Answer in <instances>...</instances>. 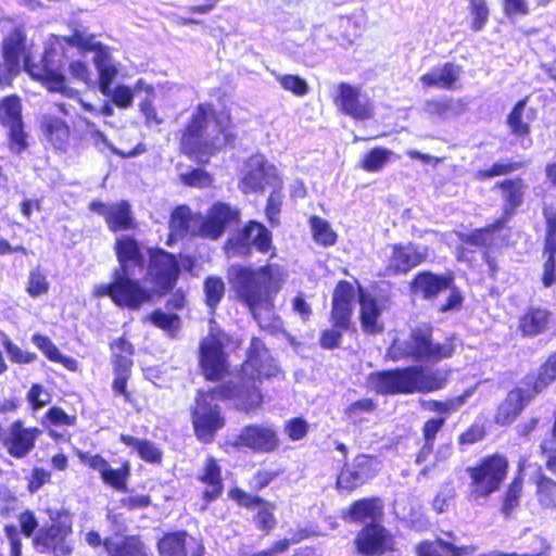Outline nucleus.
<instances>
[{
	"label": "nucleus",
	"mask_w": 556,
	"mask_h": 556,
	"mask_svg": "<svg viewBox=\"0 0 556 556\" xmlns=\"http://www.w3.org/2000/svg\"><path fill=\"white\" fill-rule=\"evenodd\" d=\"M35 80L41 83L49 91L61 92L66 96L72 94V90L66 88V79L62 73H59L48 66L28 68L27 72Z\"/></svg>",
	"instance_id": "4c0bfd02"
},
{
	"label": "nucleus",
	"mask_w": 556,
	"mask_h": 556,
	"mask_svg": "<svg viewBox=\"0 0 556 556\" xmlns=\"http://www.w3.org/2000/svg\"><path fill=\"white\" fill-rule=\"evenodd\" d=\"M39 129L53 149L66 151L71 139V128L63 118L45 114L41 117Z\"/></svg>",
	"instance_id": "473e14b6"
},
{
	"label": "nucleus",
	"mask_w": 556,
	"mask_h": 556,
	"mask_svg": "<svg viewBox=\"0 0 556 556\" xmlns=\"http://www.w3.org/2000/svg\"><path fill=\"white\" fill-rule=\"evenodd\" d=\"M552 321V312L541 306L530 305L518 317L517 330L526 338L544 333Z\"/></svg>",
	"instance_id": "2f4dec72"
},
{
	"label": "nucleus",
	"mask_w": 556,
	"mask_h": 556,
	"mask_svg": "<svg viewBox=\"0 0 556 556\" xmlns=\"http://www.w3.org/2000/svg\"><path fill=\"white\" fill-rule=\"evenodd\" d=\"M486 428L483 424L472 422L457 437L459 446H469L482 441L486 437Z\"/></svg>",
	"instance_id": "0e129e2a"
},
{
	"label": "nucleus",
	"mask_w": 556,
	"mask_h": 556,
	"mask_svg": "<svg viewBox=\"0 0 556 556\" xmlns=\"http://www.w3.org/2000/svg\"><path fill=\"white\" fill-rule=\"evenodd\" d=\"M195 480L202 485L201 501L205 506L222 497L225 491V479L219 460L208 455L195 476Z\"/></svg>",
	"instance_id": "cd10ccee"
},
{
	"label": "nucleus",
	"mask_w": 556,
	"mask_h": 556,
	"mask_svg": "<svg viewBox=\"0 0 556 556\" xmlns=\"http://www.w3.org/2000/svg\"><path fill=\"white\" fill-rule=\"evenodd\" d=\"M205 304L214 311L225 295V282L219 276H207L203 282Z\"/></svg>",
	"instance_id": "864d4df0"
},
{
	"label": "nucleus",
	"mask_w": 556,
	"mask_h": 556,
	"mask_svg": "<svg viewBox=\"0 0 556 556\" xmlns=\"http://www.w3.org/2000/svg\"><path fill=\"white\" fill-rule=\"evenodd\" d=\"M93 213L101 215L108 229L113 232H127L138 229V222L135 217L132 206L127 200L106 204L100 200H93L88 205Z\"/></svg>",
	"instance_id": "5701e85b"
},
{
	"label": "nucleus",
	"mask_w": 556,
	"mask_h": 556,
	"mask_svg": "<svg viewBox=\"0 0 556 556\" xmlns=\"http://www.w3.org/2000/svg\"><path fill=\"white\" fill-rule=\"evenodd\" d=\"M51 399V394L41 383H33L26 393V400L34 412L47 406Z\"/></svg>",
	"instance_id": "680f3d73"
},
{
	"label": "nucleus",
	"mask_w": 556,
	"mask_h": 556,
	"mask_svg": "<svg viewBox=\"0 0 556 556\" xmlns=\"http://www.w3.org/2000/svg\"><path fill=\"white\" fill-rule=\"evenodd\" d=\"M522 489L523 477L521 475H516L507 485V489L502 497L501 511L505 516H509L511 511L519 506Z\"/></svg>",
	"instance_id": "3c124183"
},
{
	"label": "nucleus",
	"mask_w": 556,
	"mask_h": 556,
	"mask_svg": "<svg viewBox=\"0 0 556 556\" xmlns=\"http://www.w3.org/2000/svg\"><path fill=\"white\" fill-rule=\"evenodd\" d=\"M367 380L370 389L380 395L427 394L446 387L448 371L409 365L372 371Z\"/></svg>",
	"instance_id": "1a4fd4ad"
},
{
	"label": "nucleus",
	"mask_w": 556,
	"mask_h": 556,
	"mask_svg": "<svg viewBox=\"0 0 556 556\" xmlns=\"http://www.w3.org/2000/svg\"><path fill=\"white\" fill-rule=\"evenodd\" d=\"M476 388L470 387L462 394L446 399L444 401L430 400L424 404V407L440 416L428 418L421 426L422 445L415 454V463H425L433 453L434 444L439 432L443 429L447 417L456 413L473 395Z\"/></svg>",
	"instance_id": "4468645a"
},
{
	"label": "nucleus",
	"mask_w": 556,
	"mask_h": 556,
	"mask_svg": "<svg viewBox=\"0 0 556 556\" xmlns=\"http://www.w3.org/2000/svg\"><path fill=\"white\" fill-rule=\"evenodd\" d=\"M52 473L42 467H34L27 478L26 489L29 493L38 492L45 484L51 482Z\"/></svg>",
	"instance_id": "774afa93"
},
{
	"label": "nucleus",
	"mask_w": 556,
	"mask_h": 556,
	"mask_svg": "<svg viewBox=\"0 0 556 556\" xmlns=\"http://www.w3.org/2000/svg\"><path fill=\"white\" fill-rule=\"evenodd\" d=\"M528 97L517 101L509 111L506 123L509 128L510 135L517 138L528 137L531 132V126L523 118V112L527 106Z\"/></svg>",
	"instance_id": "a19ab883"
},
{
	"label": "nucleus",
	"mask_w": 556,
	"mask_h": 556,
	"mask_svg": "<svg viewBox=\"0 0 556 556\" xmlns=\"http://www.w3.org/2000/svg\"><path fill=\"white\" fill-rule=\"evenodd\" d=\"M281 88L296 97H304L309 91V86L305 79L295 74H285L277 78Z\"/></svg>",
	"instance_id": "052dcab7"
},
{
	"label": "nucleus",
	"mask_w": 556,
	"mask_h": 556,
	"mask_svg": "<svg viewBox=\"0 0 556 556\" xmlns=\"http://www.w3.org/2000/svg\"><path fill=\"white\" fill-rule=\"evenodd\" d=\"M556 380V350L540 365L536 372L527 374L521 386L511 389L495 413V422L511 424L525 407Z\"/></svg>",
	"instance_id": "9b49d317"
},
{
	"label": "nucleus",
	"mask_w": 556,
	"mask_h": 556,
	"mask_svg": "<svg viewBox=\"0 0 556 556\" xmlns=\"http://www.w3.org/2000/svg\"><path fill=\"white\" fill-rule=\"evenodd\" d=\"M359 556H382L395 549L394 535L380 522H366L353 540Z\"/></svg>",
	"instance_id": "412c9836"
},
{
	"label": "nucleus",
	"mask_w": 556,
	"mask_h": 556,
	"mask_svg": "<svg viewBox=\"0 0 556 556\" xmlns=\"http://www.w3.org/2000/svg\"><path fill=\"white\" fill-rule=\"evenodd\" d=\"M451 276L452 273L440 275L430 270H421L412 278L409 290L424 300H433L443 290H446V287H450Z\"/></svg>",
	"instance_id": "7c9ffc66"
},
{
	"label": "nucleus",
	"mask_w": 556,
	"mask_h": 556,
	"mask_svg": "<svg viewBox=\"0 0 556 556\" xmlns=\"http://www.w3.org/2000/svg\"><path fill=\"white\" fill-rule=\"evenodd\" d=\"M229 281L238 301L248 307L261 328H266L262 324L260 311H274L276 294L285 281L282 274L275 273L270 264L257 268L237 266Z\"/></svg>",
	"instance_id": "6e6552de"
},
{
	"label": "nucleus",
	"mask_w": 556,
	"mask_h": 556,
	"mask_svg": "<svg viewBox=\"0 0 556 556\" xmlns=\"http://www.w3.org/2000/svg\"><path fill=\"white\" fill-rule=\"evenodd\" d=\"M77 418L75 415H68L63 408L59 406H51L42 416V425L48 429V435L58 441L61 435L54 430L50 429V426H75Z\"/></svg>",
	"instance_id": "49530a36"
},
{
	"label": "nucleus",
	"mask_w": 556,
	"mask_h": 556,
	"mask_svg": "<svg viewBox=\"0 0 556 556\" xmlns=\"http://www.w3.org/2000/svg\"><path fill=\"white\" fill-rule=\"evenodd\" d=\"M31 342L41 351L47 359L53 363L61 364L64 368L70 371L78 370V363L76 359L70 356L63 355L52 340L42 333H34L31 336Z\"/></svg>",
	"instance_id": "e433bc0d"
},
{
	"label": "nucleus",
	"mask_w": 556,
	"mask_h": 556,
	"mask_svg": "<svg viewBox=\"0 0 556 556\" xmlns=\"http://www.w3.org/2000/svg\"><path fill=\"white\" fill-rule=\"evenodd\" d=\"M538 503L543 508H556V480L543 472H538L533 478Z\"/></svg>",
	"instance_id": "ea45409f"
},
{
	"label": "nucleus",
	"mask_w": 556,
	"mask_h": 556,
	"mask_svg": "<svg viewBox=\"0 0 556 556\" xmlns=\"http://www.w3.org/2000/svg\"><path fill=\"white\" fill-rule=\"evenodd\" d=\"M49 523L39 527L34 510L26 508L17 515L20 529L14 523H7L3 532L8 539L10 556H22V539L31 538L33 547L40 554L70 556L73 553L71 536L73 534V516L65 508L47 510Z\"/></svg>",
	"instance_id": "20e7f679"
},
{
	"label": "nucleus",
	"mask_w": 556,
	"mask_h": 556,
	"mask_svg": "<svg viewBox=\"0 0 556 556\" xmlns=\"http://www.w3.org/2000/svg\"><path fill=\"white\" fill-rule=\"evenodd\" d=\"M75 454L81 464L99 472L105 485L121 493L128 491V481L131 475V465L128 460L122 462L118 468H112L101 454H91L81 450H77Z\"/></svg>",
	"instance_id": "4be33fe9"
},
{
	"label": "nucleus",
	"mask_w": 556,
	"mask_h": 556,
	"mask_svg": "<svg viewBox=\"0 0 556 556\" xmlns=\"http://www.w3.org/2000/svg\"><path fill=\"white\" fill-rule=\"evenodd\" d=\"M235 447H245L255 453H273L278 450L280 439L269 426L251 424L242 427L232 443Z\"/></svg>",
	"instance_id": "393cba45"
},
{
	"label": "nucleus",
	"mask_w": 556,
	"mask_h": 556,
	"mask_svg": "<svg viewBox=\"0 0 556 556\" xmlns=\"http://www.w3.org/2000/svg\"><path fill=\"white\" fill-rule=\"evenodd\" d=\"M455 341L454 336L446 337L442 342L435 341L433 326L424 323L410 328L406 339H393L387 349V357L393 362L413 359L437 364L455 355Z\"/></svg>",
	"instance_id": "9d476101"
},
{
	"label": "nucleus",
	"mask_w": 556,
	"mask_h": 556,
	"mask_svg": "<svg viewBox=\"0 0 556 556\" xmlns=\"http://www.w3.org/2000/svg\"><path fill=\"white\" fill-rule=\"evenodd\" d=\"M333 103L339 111L355 121H366L374 116V105L369 99L362 100L359 89L348 83L337 86Z\"/></svg>",
	"instance_id": "bb28decb"
},
{
	"label": "nucleus",
	"mask_w": 556,
	"mask_h": 556,
	"mask_svg": "<svg viewBox=\"0 0 556 556\" xmlns=\"http://www.w3.org/2000/svg\"><path fill=\"white\" fill-rule=\"evenodd\" d=\"M23 122L22 101L17 94L0 99V124L5 127Z\"/></svg>",
	"instance_id": "de8ad7c7"
},
{
	"label": "nucleus",
	"mask_w": 556,
	"mask_h": 556,
	"mask_svg": "<svg viewBox=\"0 0 556 556\" xmlns=\"http://www.w3.org/2000/svg\"><path fill=\"white\" fill-rule=\"evenodd\" d=\"M102 58L93 56V63L98 71L99 88L104 96H110L112 83L117 74L116 67L111 62L110 49L101 53Z\"/></svg>",
	"instance_id": "79ce46f5"
},
{
	"label": "nucleus",
	"mask_w": 556,
	"mask_h": 556,
	"mask_svg": "<svg viewBox=\"0 0 556 556\" xmlns=\"http://www.w3.org/2000/svg\"><path fill=\"white\" fill-rule=\"evenodd\" d=\"M42 430L36 426L27 427L22 419L13 420L4 432L2 446L14 459L26 458L36 447Z\"/></svg>",
	"instance_id": "b1692460"
},
{
	"label": "nucleus",
	"mask_w": 556,
	"mask_h": 556,
	"mask_svg": "<svg viewBox=\"0 0 556 556\" xmlns=\"http://www.w3.org/2000/svg\"><path fill=\"white\" fill-rule=\"evenodd\" d=\"M526 165L522 161H496L488 168H481L475 172L473 178L477 181H486L491 178L498 176H508L521 168Z\"/></svg>",
	"instance_id": "a18cd8bd"
},
{
	"label": "nucleus",
	"mask_w": 556,
	"mask_h": 556,
	"mask_svg": "<svg viewBox=\"0 0 556 556\" xmlns=\"http://www.w3.org/2000/svg\"><path fill=\"white\" fill-rule=\"evenodd\" d=\"M428 248L414 242L393 243L390 255L383 267V277H401L408 275L428 260Z\"/></svg>",
	"instance_id": "aec40b11"
},
{
	"label": "nucleus",
	"mask_w": 556,
	"mask_h": 556,
	"mask_svg": "<svg viewBox=\"0 0 556 556\" xmlns=\"http://www.w3.org/2000/svg\"><path fill=\"white\" fill-rule=\"evenodd\" d=\"M543 253L546 258L543 264L541 281L544 288H549L555 281L556 271V238L545 237Z\"/></svg>",
	"instance_id": "8fccbe9b"
},
{
	"label": "nucleus",
	"mask_w": 556,
	"mask_h": 556,
	"mask_svg": "<svg viewBox=\"0 0 556 556\" xmlns=\"http://www.w3.org/2000/svg\"><path fill=\"white\" fill-rule=\"evenodd\" d=\"M494 187L502 193L504 202L502 215L493 219L492 223L475 228L469 232H456V237L459 241V245L456 248V260L463 263H470L473 260L475 251L469 249V247L479 249L482 260L488 266L489 275L493 278L498 273V265L491 252L501 248L498 243L500 239L505 240L504 237L500 236V232L506 227V223L523 203L526 184L521 177H514L500 180Z\"/></svg>",
	"instance_id": "39448f33"
},
{
	"label": "nucleus",
	"mask_w": 556,
	"mask_h": 556,
	"mask_svg": "<svg viewBox=\"0 0 556 556\" xmlns=\"http://www.w3.org/2000/svg\"><path fill=\"white\" fill-rule=\"evenodd\" d=\"M50 290V282L45 270L40 266L31 268L25 283L26 293L33 298L46 295Z\"/></svg>",
	"instance_id": "603ef678"
},
{
	"label": "nucleus",
	"mask_w": 556,
	"mask_h": 556,
	"mask_svg": "<svg viewBox=\"0 0 556 556\" xmlns=\"http://www.w3.org/2000/svg\"><path fill=\"white\" fill-rule=\"evenodd\" d=\"M380 471V462L376 455L357 453L345 458L338 470L334 488L340 494H351L375 479Z\"/></svg>",
	"instance_id": "f3484780"
},
{
	"label": "nucleus",
	"mask_w": 556,
	"mask_h": 556,
	"mask_svg": "<svg viewBox=\"0 0 556 556\" xmlns=\"http://www.w3.org/2000/svg\"><path fill=\"white\" fill-rule=\"evenodd\" d=\"M3 346L9 356V359L13 364L27 365L34 363L38 358L35 352L23 351L17 344L9 339L3 341Z\"/></svg>",
	"instance_id": "e2e57ef3"
},
{
	"label": "nucleus",
	"mask_w": 556,
	"mask_h": 556,
	"mask_svg": "<svg viewBox=\"0 0 556 556\" xmlns=\"http://www.w3.org/2000/svg\"><path fill=\"white\" fill-rule=\"evenodd\" d=\"M473 549L472 546L456 545L441 538L420 541L415 547L417 556H464L469 555Z\"/></svg>",
	"instance_id": "72a5a7b5"
},
{
	"label": "nucleus",
	"mask_w": 556,
	"mask_h": 556,
	"mask_svg": "<svg viewBox=\"0 0 556 556\" xmlns=\"http://www.w3.org/2000/svg\"><path fill=\"white\" fill-rule=\"evenodd\" d=\"M239 222L240 211L226 202H214L205 215L193 213L188 205L180 204L175 206L169 215L166 244L172 247L186 238L216 241L231 224Z\"/></svg>",
	"instance_id": "423d86ee"
},
{
	"label": "nucleus",
	"mask_w": 556,
	"mask_h": 556,
	"mask_svg": "<svg viewBox=\"0 0 556 556\" xmlns=\"http://www.w3.org/2000/svg\"><path fill=\"white\" fill-rule=\"evenodd\" d=\"M283 429L291 441H300L307 435L309 425L302 417H292L286 421Z\"/></svg>",
	"instance_id": "338daca9"
},
{
	"label": "nucleus",
	"mask_w": 556,
	"mask_h": 556,
	"mask_svg": "<svg viewBox=\"0 0 556 556\" xmlns=\"http://www.w3.org/2000/svg\"><path fill=\"white\" fill-rule=\"evenodd\" d=\"M189 534L186 530L166 531L156 542L160 556H188L187 541Z\"/></svg>",
	"instance_id": "c9c22d12"
},
{
	"label": "nucleus",
	"mask_w": 556,
	"mask_h": 556,
	"mask_svg": "<svg viewBox=\"0 0 556 556\" xmlns=\"http://www.w3.org/2000/svg\"><path fill=\"white\" fill-rule=\"evenodd\" d=\"M266 165L265 162L249 168L239 181V188L244 194L261 192L265 188Z\"/></svg>",
	"instance_id": "37998d69"
},
{
	"label": "nucleus",
	"mask_w": 556,
	"mask_h": 556,
	"mask_svg": "<svg viewBox=\"0 0 556 556\" xmlns=\"http://www.w3.org/2000/svg\"><path fill=\"white\" fill-rule=\"evenodd\" d=\"M463 68L453 62H445L433 67L420 76L421 85L425 88H439L443 90H457L460 88V75Z\"/></svg>",
	"instance_id": "c756f323"
},
{
	"label": "nucleus",
	"mask_w": 556,
	"mask_h": 556,
	"mask_svg": "<svg viewBox=\"0 0 556 556\" xmlns=\"http://www.w3.org/2000/svg\"><path fill=\"white\" fill-rule=\"evenodd\" d=\"M391 156V150L384 147H374L359 160L358 167L367 173H378L390 162Z\"/></svg>",
	"instance_id": "c03bdc74"
},
{
	"label": "nucleus",
	"mask_w": 556,
	"mask_h": 556,
	"mask_svg": "<svg viewBox=\"0 0 556 556\" xmlns=\"http://www.w3.org/2000/svg\"><path fill=\"white\" fill-rule=\"evenodd\" d=\"M276 178L278 180V188L277 190L273 191L267 198L264 211L267 222L269 223L270 226L279 225V214L281 212L282 206V181L279 177L276 176Z\"/></svg>",
	"instance_id": "13d9d810"
},
{
	"label": "nucleus",
	"mask_w": 556,
	"mask_h": 556,
	"mask_svg": "<svg viewBox=\"0 0 556 556\" xmlns=\"http://www.w3.org/2000/svg\"><path fill=\"white\" fill-rule=\"evenodd\" d=\"M468 10L471 15L470 28L473 31L482 30L490 16L486 0H467Z\"/></svg>",
	"instance_id": "6e6d98bb"
},
{
	"label": "nucleus",
	"mask_w": 556,
	"mask_h": 556,
	"mask_svg": "<svg viewBox=\"0 0 556 556\" xmlns=\"http://www.w3.org/2000/svg\"><path fill=\"white\" fill-rule=\"evenodd\" d=\"M111 364L113 370L112 391L121 396L126 404L138 408V394L128 388L131 377L135 348L124 336L110 343Z\"/></svg>",
	"instance_id": "dca6fc26"
},
{
	"label": "nucleus",
	"mask_w": 556,
	"mask_h": 556,
	"mask_svg": "<svg viewBox=\"0 0 556 556\" xmlns=\"http://www.w3.org/2000/svg\"><path fill=\"white\" fill-rule=\"evenodd\" d=\"M283 473L282 468L276 469H266L260 468L257 469L251 477L249 485L255 494L267 486H269L278 477Z\"/></svg>",
	"instance_id": "bf43d9fd"
},
{
	"label": "nucleus",
	"mask_w": 556,
	"mask_h": 556,
	"mask_svg": "<svg viewBox=\"0 0 556 556\" xmlns=\"http://www.w3.org/2000/svg\"><path fill=\"white\" fill-rule=\"evenodd\" d=\"M86 542L93 548L103 545L108 556H150L147 545L138 534L124 535L117 542L111 536L102 539L99 532L90 530L86 533Z\"/></svg>",
	"instance_id": "a878e982"
},
{
	"label": "nucleus",
	"mask_w": 556,
	"mask_h": 556,
	"mask_svg": "<svg viewBox=\"0 0 556 556\" xmlns=\"http://www.w3.org/2000/svg\"><path fill=\"white\" fill-rule=\"evenodd\" d=\"M384 516V505L380 497L369 496L353 501L341 513V518L354 523L380 522Z\"/></svg>",
	"instance_id": "c85d7f7f"
},
{
	"label": "nucleus",
	"mask_w": 556,
	"mask_h": 556,
	"mask_svg": "<svg viewBox=\"0 0 556 556\" xmlns=\"http://www.w3.org/2000/svg\"><path fill=\"white\" fill-rule=\"evenodd\" d=\"M228 497L239 507L256 509L253 515V521L255 528L264 535H269L277 527L278 521L275 515L277 505L275 502H271L258 494L249 493L239 486L230 488L228 490Z\"/></svg>",
	"instance_id": "6ab92c4d"
},
{
	"label": "nucleus",
	"mask_w": 556,
	"mask_h": 556,
	"mask_svg": "<svg viewBox=\"0 0 556 556\" xmlns=\"http://www.w3.org/2000/svg\"><path fill=\"white\" fill-rule=\"evenodd\" d=\"M149 320L159 329L175 336L180 328V318L176 314H167L157 308L149 315Z\"/></svg>",
	"instance_id": "4d7b16f0"
},
{
	"label": "nucleus",
	"mask_w": 556,
	"mask_h": 556,
	"mask_svg": "<svg viewBox=\"0 0 556 556\" xmlns=\"http://www.w3.org/2000/svg\"><path fill=\"white\" fill-rule=\"evenodd\" d=\"M279 374V367L265 343L253 337L244 361L239 365L237 379H224V384L232 386L237 392L239 410L250 413L261 407L264 394L260 388L263 381Z\"/></svg>",
	"instance_id": "0eeeda50"
},
{
	"label": "nucleus",
	"mask_w": 556,
	"mask_h": 556,
	"mask_svg": "<svg viewBox=\"0 0 556 556\" xmlns=\"http://www.w3.org/2000/svg\"><path fill=\"white\" fill-rule=\"evenodd\" d=\"M308 223L311 226L312 237L317 244L325 248L336 244L338 235L326 219L317 215H312Z\"/></svg>",
	"instance_id": "09e8293b"
},
{
	"label": "nucleus",
	"mask_w": 556,
	"mask_h": 556,
	"mask_svg": "<svg viewBox=\"0 0 556 556\" xmlns=\"http://www.w3.org/2000/svg\"><path fill=\"white\" fill-rule=\"evenodd\" d=\"M114 253L118 265L111 280L94 286L92 294L108 296L122 309L138 311L153 293L163 296L178 282L181 268L177 255L163 248H149L147 263L142 243L131 235H121L115 239Z\"/></svg>",
	"instance_id": "f257e3e1"
},
{
	"label": "nucleus",
	"mask_w": 556,
	"mask_h": 556,
	"mask_svg": "<svg viewBox=\"0 0 556 556\" xmlns=\"http://www.w3.org/2000/svg\"><path fill=\"white\" fill-rule=\"evenodd\" d=\"M8 129L7 140L11 152L21 154L28 149V135L25 131L24 122L5 126Z\"/></svg>",
	"instance_id": "5fc2aeb1"
},
{
	"label": "nucleus",
	"mask_w": 556,
	"mask_h": 556,
	"mask_svg": "<svg viewBox=\"0 0 556 556\" xmlns=\"http://www.w3.org/2000/svg\"><path fill=\"white\" fill-rule=\"evenodd\" d=\"M180 180L184 185L193 188H205L213 184L212 175L203 168H192L180 175Z\"/></svg>",
	"instance_id": "69168bd1"
},
{
	"label": "nucleus",
	"mask_w": 556,
	"mask_h": 556,
	"mask_svg": "<svg viewBox=\"0 0 556 556\" xmlns=\"http://www.w3.org/2000/svg\"><path fill=\"white\" fill-rule=\"evenodd\" d=\"M253 249L270 256L276 252L271 231L261 222L250 219L227 238L225 250L228 255L245 258L251 256Z\"/></svg>",
	"instance_id": "2eb2a0df"
},
{
	"label": "nucleus",
	"mask_w": 556,
	"mask_h": 556,
	"mask_svg": "<svg viewBox=\"0 0 556 556\" xmlns=\"http://www.w3.org/2000/svg\"><path fill=\"white\" fill-rule=\"evenodd\" d=\"M359 321L362 329L367 334H378L383 331V324L379 320L381 309L377 300L369 295L359 296Z\"/></svg>",
	"instance_id": "f704fd0d"
},
{
	"label": "nucleus",
	"mask_w": 556,
	"mask_h": 556,
	"mask_svg": "<svg viewBox=\"0 0 556 556\" xmlns=\"http://www.w3.org/2000/svg\"><path fill=\"white\" fill-rule=\"evenodd\" d=\"M63 40L67 46L76 48L81 54L94 52V56H98V59H101V53L109 49L102 42L96 41V35H86L78 29H74L72 34L65 36Z\"/></svg>",
	"instance_id": "58836bf2"
},
{
	"label": "nucleus",
	"mask_w": 556,
	"mask_h": 556,
	"mask_svg": "<svg viewBox=\"0 0 556 556\" xmlns=\"http://www.w3.org/2000/svg\"><path fill=\"white\" fill-rule=\"evenodd\" d=\"M0 52L7 71L13 72L16 76L22 68L28 72V68L36 67L28 46L27 33L22 24L14 25L3 36Z\"/></svg>",
	"instance_id": "a211bd4d"
},
{
	"label": "nucleus",
	"mask_w": 556,
	"mask_h": 556,
	"mask_svg": "<svg viewBox=\"0 0 556 556\" xmlns=\"http://www.w3.org/2000/svg\"><path fill=\"white\" fill-rule=\"evenodd\" d=\"M237 138L230 109L225 106L217 112L212 102H201L180 130L179 149L190 160L205 165L225 147L233 146Z\"/></svg>",
	"instance_id": "7ed1b4c3"
},
{
	"label": "nucleus",
	"mask_w": 556,
	"mask_h": 556,
	"mask_svg": "<svg viewBox=\"0 0 556 556\" xmlns=\"http://www.w3.org/2000/svg\"><path fill=\"white\" fill-rule=\"evenodd\" d=\"M508 458L498 452L480 457L465 471L469 477V494L472 498H486L497 492L508 476Z\"/></svg>",
	"instance_id": "ddd939ff"
},
{
	"label": "nucleus",
	"mask_w": 556,
	"mask_h": 556,
	"mask_svg": "<svg viewBox=\"0 0 556 556\" xmlns=\"http://www.w3.org/2000/svg\"><path fill=\"white\" fill-rule=\"evenodd\" d=\"M197 356L199 374L215 386L197 391L190 419L197 440L202 444H211L226 426L223 409L214 401L230 402L239 410L238 397L232 386L223 383L224 379L232 376V367L219 332L210 331L200 340Z\"/></svg>",
	"instance_id": "f03ea898"
},
{
	"label": "nucleus",
	"mask_w": 556,
	"mask_h": 556,
	"mask_svg": "<svg viewBox=\"0 0 556 556\" xmlns=\"http://www.w3.org/2000/svg\"><path fill=\"white\" fill-rule=\"evenodd\" d=\"M356 292L348 280H339L331 295L330 328L324 329L319 334V345L325 350H334L340 346L342 336L352 327Z\"/></svg>",
	"instance_id": "f8f14e48"
}]
</instances>
